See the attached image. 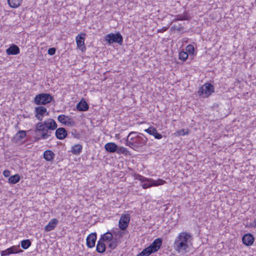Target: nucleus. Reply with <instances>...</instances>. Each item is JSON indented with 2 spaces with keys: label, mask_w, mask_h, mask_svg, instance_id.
Here are the masks:
<instances>
[{
  "label": "nucleus",
  "mask_w": 256,
  "mask_h": 256,
  "mask_svg": "<svg viewBox=\"0 0 256 256\" xmlns=\"http://www.w3.org/2000/svg\"><path fill=\"white\" fill-rule=\"evenodd\" d=\"M100 240L104 242H110L108 247L112 250L115 249L120 243V240L117 238H114L111 230H108L104 234L101 235Z\"/></svg>",
  "instance_id": "5"
},
{
  "label": "nucleus",
  "mask_w": 256,
  "mask_h": 256,
  "mask_svg": "<svg viewBox=\"0 0 256 256\" xmlns=\"http://www.w3.org/2000/svg\"><path fill=\"white\" fill-rule=\"evenodd\" d=\"M18 252V247L16 246H12L6 250L1 252L2 256H7L12 254H17Z\"/></svg>",
  "instance_id": "20"
},
{
  "label": "nucleus",
  "mask_w": 256,
  "mask_h": 256,
  "mask_svg": "<svg viewBox=\"0 0 256 256\" xmlns=\"http://www.w3.org/2000/svg\"><path fill=\"white\" fill-rule=\"evenodd\" d=\"M56 49H48V54L50 55H54L56 53Z\"/></svg>",
  "instance_id": "41"
},
{
  "label": "nucleus",
  "mask_w": 256,
  "mask_h": 256,
  "mask_svg": "<svg viewBox=\"0 0 256 256\" xmlns=\"http://www.w3.org/2000/svg\"><path fill=\"white\" fill-rule=\"evenodd\" d=\"M187 19L188 16L186 14L178 15L176 16V18L174 20V21L182 20Z\"/></svg>",
  "instance_id": "34"
},
{
  "label": "nucleus",
  "mask_w": 256,
  "mask_h": 256,
  "mask_svg": "<svg viewBox=\"0 0 256 256\" xmlns=\"http://www.w3.org/2000/svg\"><path fill=\"white\" fill-rule=\"evenodd\" d=\"M30 131L32 132V130ZM32 134L34 135V141L37 142L41 139L46 140L49 138L51 136L52 132L48 131L43 126L42 123L39 122L36 125L35 130Z\"/></svg>",
  "instance_id": "3"
},
{
  "label": "nucleus",
  "mask_w": 256,
  "mask_h": 256,
  "mask_svg": "<svg viewBox=\"0 0 256 256\" xmlns=\"http://www.w3.org/2000/svg\"><path fill=\"white\" fill-rule=\"evenodd\" d=\"M26 136V132L24 130H19L18 132L15 135L14 139L16 142L21 140L24 138Z\"/></svg>",
  "instance_id": "26"
},
{
  "label": "nucleus",
  "mask_w": 256,
  "mask_h": 256,
  "mask_svg": "<svg viewBox=\"0 0 256 256\" xmlns=\"http://www.w3.org/2000/svg\"><path fill=\"white\" fill-rule=\"evenodd\" d=\"M188 52L190 54H194L195 49H188Z\"/></svg>",
  "instance_id": "43"
},
{
  "label": "nucleus",
  "mask_w": 256,
  "mask_h": 256,
  "mask_svg": "<svg viewBox=\"0 0 256 256\" xmlns=\"http://www.w3.org/2000/svg\"><path fill=\"white\" fill-rule=\"evenodd\" d=\"M254 238L251 234H246L242 238V242L246 246H252L254 242Z\"/></svg>",
  "instance_id": "15"
},
{
  "label": "nucleus",
  "mask_w": 256,
  "mask_h": 256,
  "mask_svg": "<svg viewBox=\"0 0 256 256\" xmlns=\"http://www.w3.org/2000/svg\"><path fill=\"white\" fill-rule=\"evenodd\" d=\"M42 123L43 126L48 130L50 131L54 130L56 128L58 125L56 121L52 118H48L43 122H40Z\"/></svg>",
  "instance_id": "13"
},
{
  "label": "nucleus",
  "mask_w": 256,
  "mask_h": 256,
  "mask_svg": "<svg viewBox=\"0 0 256 256\" xmlns=\"http://www.w3.org/2000/svg\"><path fill=\"white\" fill-rule=\"evenodd\" d=\"M104 148L106 152L110 153L116 152L118 146L114 142H108L105 144Z\"/></svg>",
  "instance_id": "18"
},
{
  "label": "nucleus",
  "mask_w": 256,
  "mask_h": 256,
  "mask_svg": "<svg viewBox=\"0 0 256 256\" xmlns=\"http://www.w3.org/2000/svg\"><path fill=\"white\" fill-rule=\"evenodd\" d=\"M85 36V34L81 33L76 36V41L78 47L82 46L84 44Z\"/></svg>",
  "instance_id": "25"
},
{
  "label": "nucleus",
  "mask_w": 256,
  "mask_h": 256,
  "mask_svg": "<svg viewBox=\"0 0 256 256\" xmlns=\"http://www.w3.org/2000/svg\"><path fill=\"white\" fill-rule=\"evenodd\" d=\"M130 214H122L118 222V226L120 230H124L128 228L130 221Z\"/></svg>",
  "instance_id": "9"
},
{
  "label": "nucleus",
  "mask_w": 256,
  "mask_h": 256,
  "mask_svg": "<svg viewBox=\"0 0 256 256\" xmlns=\"http://www.w3.org/2000/svg\"><path fill=\"white\" fill-rule=\"evenodd\" d=\"M58 224V220L56 218L51 220L48 224L44 226V230L46 232L53 230Z\"/></svg>",
  "instance_id": "19"
},
{
  "label": "nucleus",
  "mask_w": 256,
  "mask_h": 256,
  "mask_svg": "<svg viewBox=\"0 0 256 256\" xmlns=\"http://www.w3.org/2000/svg\"><path fill=\"white\" fill-rule=\"evenodd\" d=\"M54 155L52 150H46L44 152L43 156L46 161L50 162L54 160Z\"/></svg>",
  "instance_id": "22"
},
{
  "label": "nucleus",
  "mask_w": 256,
  "mask_h": 256,
  "mask_svg": "<svg viewBox=\"0 0 256 256\" xmlns=\"http://www.w3.org/2000/svg\"><path fill=\"white\" fill-rule=\"evenodd\" d=\"M54 100L53 96L50 94L41 93L36 95L34 102L36 105H46Z\"/></svg>",
  "instance_id": "6"
},
{
  "label": "nucleus",
  "mask_w": 256,
  "mask_h": 256,
  "mask_svg": "<svg viewBox=\"0 0 256 256\" xmlns=\"http://www.w3.org/2000/svg\"><path fill=\"white\" fill-rule=\"evenodd\" d=\"M76 109L80 112L86 111L89 108L88 104L84 98L76 104Z\"/></svg>",
  "instance_id": "17"
},
{
  "label": "nucleus",
  "mask_w": 256,
  "mask_h": 256,
  "mask_svg": "<svg viewBox=\"0 0 256 256\" xmlns=\"http://www.w3.org/2000/svg\"><path fill=\"white\" fill-rule=\"evenodd\" d=\"M148 142L144 134L138 132H131L127 136L126 144L137 152H140Z\"/></svg>",
  "instance_id": "1"
},
{
  "label": "nucleus",
  "mask_w": 256,
  "mask_h": 256,
  "mask_svg": "<svg viewBox=\"0 0 256 256\" xmlns=\"http://www.w3.org/2000/svg\"><path fill=\"white\" fill-rule=\"evenodd\" d=\"M214 92V86L210 83H206L199 89L198 92L200 96L207 98Z\"/></svg>",
  "instance_id": "7"
},
{
  "label": "nucleus",
  "mask_w": 256,
  "mask_h": 256,
  "mask_svg": "<svg viewBox=\"0 0 256 256\" xmlns=\"http://www.w3.org/2000/svg\"><path fill=\"white\" fill-rule=\"evenodd\" d=\"M106 250V246L104 242L100 239L98 240L96 246V251L98 253H104Z\"/></svg>",
  "instance_id": "21"
},
{
  "label": "nucleus",
  "mask_w": 256,
  "mask_h": 256,
  "mask_svg": "<svg viewBox=\"0 0 256 256\" xmlns=\"http://www.w3.org/2000/svg\"><path fill=\"white\" fill-rule=\"evenodd\" d=\"M176 133L178 136H184L185 134H188V130L187 131L185 132L184 130L182 129V130H180L176 131Z\"/></svg>",
  "instance_id": "38"
},
{
  "label": "nucleus",
  "mask_w": 256,
  "mask_h": 256,
  "mask_svg": "<svg viewBox=\"0 0 256 256\" xmlns=\"http://www.w3.org/2000/svg\"><path fill=\"white\" fill-rule=\"evenodd\" d=\"M22 2V0H8V4L12 8H17L19 7Z\"/></svg>",
  "instance_id": "23"
},
{
  "label": "nucleus",
  "mask_w": 256,
  "mask_h": 256,
  "mask_svg": "<svg viewBox=\"0 0 256 256\" xmlns=\"http://www.w3.org/2000/svg\"><path fill=\"white\" fill-rule=\"evenodd\" d=\"M156 128H154V127L150 126V127L144 130V132H146L152 136L154 132L156 131Z\"/></svg>",
  "instance_id": "36"
},
{
  "label": "nucleus",
  "mask_w": 256,
  "mask_h": 256,
  "mask_svg": "<svg viewBox=\"0 0 256 256\" xmlns=\"http://www.w3.org/2000/svg\"><path fill=\"white\" fill-rule=\"evenodd\" d=\"M31 245V242L30 240L26 239L21 242V246L22 248L28 249Z\"/></svg>",
  "instance_id": "29"
},
{
  "label": "nucleus",
  "mask_w": 256,
  "mask_h": 256,
  "mask_svg": "<svg viewBox=\"0 0 256 256\" xmlns=\"http://www.w3.org/2000/svg\"><path fill=\"white\" fill-rule=\"evenodd\" d=\"M20 180L19 174H16L10 176L8 178V182L12 184H15L18 182Z\"/></svg>",
  "instance_id": "28"
},
{
  "label": "nucleus",
  "mask_w": 256,
  "mask_h": 256,
  "mask_svg": "<svg viewBox=\"0 0 256 256\" xmlns=\"http://www.w3.org/2000/svg\"><path fill=\"white\" fill-rule=\"evenodd\" d=\"M191 235L186 232H180L174 243V248L178 253L186 252L188 248V242Z\"/></svg>",
  "instance_id": "2"
},
{
  "label": "nucleus",
  "mask_w": 256,
  "mask_h": 256,
  "mask_svg": "<svg viewBox=\"0 0 256 256\" xmlns=\"http://www.w3.org/2000/svg\"><path fill=\"white\" fill-rule=\"evenodd\" d=\"M70 133L75 138H80V134L74 128L72 129Z\"/></svg>",
  "instance_id": "35"
},
{
  "label": "nucleus",
  "mask_w": 256,
  "mask_h": 256,
  "mask_svg": "<svg viewBox=\"0 0 256 256\" xmlns=\"http://www.w3.org/2000/svg\"><path fill=\"white\" fill-rule=\"evenodd\" d=\"M111 232L112 234V236L114 238H117L118 240L120 238L122 237L124 234V232H122V230L118 228L116 230L113 228L111 230Z\"/></svg>",
  "instance_id": "27"
},
{
  "label": "nucleus",
  "mask_w": 256,
  "mask_h": 256,
  "mask_svg": "<svg viewBox=\"0 0 256 256\" xmlns=\"http://www.w3.org/2000/svg\"><path fill=\"white\" fill-rule=\"evenodd\" d=\"M162 243V239L161 238H157L154 240L149 246L147 247V248L151 254H153L157 252L160 248Z\"/></svg>",
  "instance_id": "11"
},
{
  "label": "nucleus",
  "mask_w": 256,
  "mask_h": 256,
  "mask_svg": "<svg viewBox=\"0 0 256 256\" xmlns=\"http://www.w3.org/2000/svg\"><path fill=\"white\" fill-rule=\"evenodd\" d=\"M184 50V49H182ZM188 58V54L186 52L182 50L179 52V58L183 61L186 60Z\"/></svg>",
  "instance_id": "30"
},
{
  "label": "nucleus",
  "mask_w": 256,
  "mask_h": 256,
  "mask_svg": "<svg viewBox=\"0 0 256 256\" xmlns=\"http://www.w3.org/2000/svg\"><path fill=\"white\" fill-rule=\"evenodd\" d=\"M9 48H18V46L15 44H12L10 46Z\"/></svg>",
  "instance_id": "45"
},
{
  "label": "nucleus",
  "mask_w": 256,
  "mask_h": 256,
  "mask_svg": "<svg viewBox=\"0 0 256 256\" xmlns=\"http://www.w3.org/2000/svg\"><path fill=\"white\" fill-rule=\"evenodd\" d=\"M152 136L154 137L155 138L158 140H160L162 138V135L158 132L156 130L154 132Z\"/></svg>",
  "instance_id": "39"
},
{
  "label": "nucleus",
  "mask_w": 256,
  "mask_h": 256,
  "mask_svg": "<svg viewBox=\"0 0 256 256\" xmlns=\"http://www.w3.org/2000/svg\"><path fill=\"white\" fill-rule=\"evenodd\" d=\"M255 2H256V1H255Z\"/></svg>",
  "instance_id": "47"
},
{
  "label": "nucleus",
  "mask_w": 256,
  "mask_h": 256,
  "mask_svg": "<svg viewBox=\"0 0 256 256\" xmlns=\"http://www.w3.org/2000/svg\"><path fill=\"white\" fill-rule=\"evenodd\" d=\"M186 48H194V46H193V45H192V44H188V46H186Z\"/></svg>",
  "instance_id": "44"
},
{
  "label": "nucleus",
  "mask_w": 256,
  "mask_h": 256,
  "mask_svg": "<svg viewBox=\"0 0 256 256\" xmlns=\"http://www.w3.org/2000/svg\"><path fill=\"white\" fill-rule=\"evenodd\" d=\"M10 171L7 170H6L3 172V175L6 178L10 176Z\"/></svg>",
  "instance_id": "40"
},
{
  "label": "nucleus",
  "mask_w": 256,
  "mask_h": 256,
  "mask_svg": "<svg viewBox=\"0 0 256 256\" xmlns=\"http://www.w3.org/2000/svg\"><path fill=\"white\" fill-rule=\"evenodd\" d=\"M82 146L80 144H76L72 147L70 152L74 154H79L82 150Z\"/></svg>",
  "instance_id": "24"
},
{
  "label": "nucleus",
  "mask_w": 256,
  "mask_h": 256,
  "mask_svg": "<svg viewBox=\"0 0 256 256\" xmlns=\"http://www.w3.org/2000/svg\"><path fill=\"white\" fill-rule=\"evenodd\" d=\"M56 136L59 140H64L68 136V132L64 128H59L56 130Z\"/></svg>",
  "instance_id": "16"
},
{
  "label": "nucleus",
  "mask_w": 256,
  "mask_h": 256,
  "mask_svg": "<svg viewBox=\"0 0 256 256\" xmlns=\"http://www.w3.org/2000/svg\"><path fill=\"white\" fill-rule=\"evenodd\" d=\"M182 28V24H180L179 25L174 24L172 26V29L174 30H177L178 32H180Z\"/></svg>",
  "instance_id": "37"
},
{
  "label": "nucleus",
  "mask_w": 256,
  "mask_h": 256,
  "mask_svg": "<svg viewBox=\"0 0 256 256\" xmlns=\"http://www.w3.org/2000/svg\"><path fill=\"white\" fill-rule=\"evenodd\" d=\"M250 226L254 228L256 227V218L254 220L253 222L250 224Z\"/></svg>",
  "instance_id": "42"
},
{
  "label": "nucleus",
  "mask_w": 256,
  "mask_h": 256,
  "mask_svg": "<svg viewBox=\"0 0 256 256\" xmlns=\"http://www.w3.org/2000/svg\"><path fill=\"white\" fill-rule=\"evenodd\" d=\"M136 178L142 182H144L142 184V186L144 189H146L154 186L162 185L166 182L165 180L161 179L154 180L152 179L145 178L144 176L139 174L136 175Z\"/></svg>",
  "instance_id": "4"
},
{
  "label": "nucleus",
  "mask_w": 256,
  "mask_h": 256,
  "mask_svg": "<svg viewBox=\"0 0 256 256\" xmlns=\"http://www.w3.org/2000/svg\"><path fill=\"white\" fill-rule=\"evenodd\" d=\"M35 116L39 120L42 121L44 116H48L49 112L47 111V109L42 106H38L35 108Z\"/></svg>",
  "instance_id": "10"
},
{
  "label": "nucleus",
  "mask_w": 256,
  "mask_h": 256,
  "mask_svg": "<svg viewBox=\"0 0 256 256\" xmlns=\"http://www.w3.org/2000/svg\"><path fill=\"white\" fill-rule=\"evenodd\" d=\"M58 120L62 124L68 126H74L76 124L75 122L68 116L60 114L58 116Z\"/></svg>",
  "instance_id": "12"
},
{
  "label": "nucleus",
  "mask_w": 256,
  "mask_h": 256,
  "mask_svg": "<svg viewBox=\"0 0 256 256\" xmlns=\"http://www.w3.org/2000/svg\"><path fill=\"white\" fill-rule=\"evenodd\" d=\"M97 238L96 232H92L88 234L86 238V246L89 248L94 246Z\"/></svg>",
  "instance_id": "14"
},
{
  "label": "nucleus",
  "mask_w": 256,
  "mask_h": 256,
  "mask_svg": "<svg viewBox=\"0 0 256 256\" xmlns=\"http://www.w3.org/2000/svg\"><path fill=\"white\" fill-rule=\"evenodd\" d=\"M86 49H83V48H82L81 50H82V52H84V50H85Z\"/></svg>",
  "instance_id": "46"
},
{
  "label": "nucleus",
  "mask_w": 256,
  "mask_h": 256,
  "mask_svg": "<svg viewBox=\"0 0 256 256\" xmlns=\"http://www.w3.org/2000/svg\"><path fill=\"white\" fill-rule=\"evenodd\" d=\"M151 254L148 250L147 248H144L141 252L138 254L136 256H149Z\"/></svg>",
  "instance_id": "33"
},
{
  "label": "nucleus",
  "mask_w": 256,
  "mask_h": 256,
  "mask_svg": "<svg viewBox=\"0 0 256 256\" xmlns=\"http://www.w3.org/2000/svg\"><path fill=\"white\" fill-rule=\"evenodd\" d=\"M8 55H16L20 53V49H6Z\"/></svg>",
  "instance_id": "31"
},
{
  "label": "nucleus",
  "mask_w": 256,
  "mask_h": 256,
  "mask_svg": "<svg viewBox=\"0 0 256 256\" xmlns=\"http://www.w3.org/2000/svg\"><path fill=\"white\" fill-rule=\"evenodd\" d=\"M104 40L110 44L116 42L121 45L122 43L123 38L120 33L110 34L105 36Z\"/></svg>",
  "instance_id": "8"
},
{
  "label": "nucleus",
  "mask_w": 256,
  "mask_h": 256,
  "mask_svg": "<svg viewBox=\"0 0 256 256\" xmlns=\"http://www.w3.org/2000/svg\"><path fill=\"white\" fill-rule=\"evenodd\" d=\"M116 152L118 154H127L128 153V150L126 148L118 146V150L116 151Z\"/></svg>",
  "instance_id": "32"
}]
</instances>
